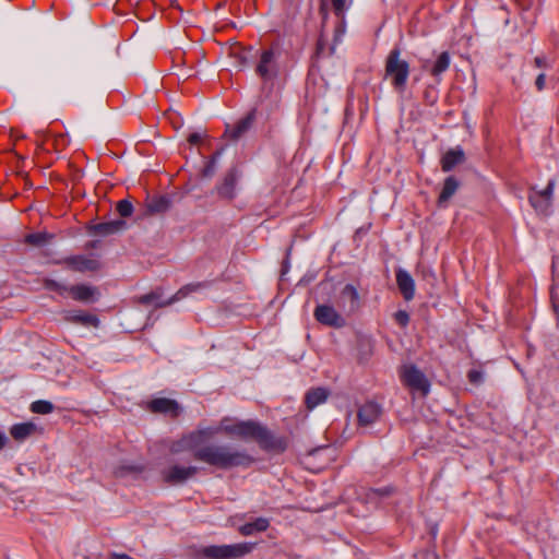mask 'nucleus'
<instances>
[{"label":"nucleus","mask_w":559,"mask_h":559,"mask_svg":"<svg viewBox=\"0 0 559 559\" xmlns=\"http://www.w3.org/2000/svg\"><path fill=\"white\" fill-rule=\"evenodd\" d=\"M255 72L264 82H270L277 78L280 74L278 53L273 49L263 50Z\"/></svg>","instance_id":"5"},{"label":"nucleus","mask_w":559,"mask_h":559,"mask_svg":"<svg viewBox=\"0 0 559 559\" xmlns=\"http://www.w3.org/2000/svg\"><path fill=\"white\" fill-rule=\"evenodd\" d=\"M545 74L544 73H540L537 78H536V81H535V85L537 87L538 91H542L544 87H545Z\"/></svg>","instance_id":"38"},{"label":"nucleus","mask_w":559,"mask_h":559,"mask_svg":"<svg viewBox=\"0 0 559 559\" xmlns=\"http://www.w3.org/2000/svg\"><path fill=\"white\" fill-rule=\"evenodd\" d=\"M371 492L373 495H378V496H389L391 493V488L385 487V488L373 489Z\"/></svg>","instance_id":"40"},{"label":"nucleus","mask_w":559,"mask_h":559,"mask_svg":"<svg viewBox=\"0 0 559 559\" xmlns=\"http://www.w3.org/2000/svg\"><path fill=\"white\" fill-rule=\"evenodd\" d=\"M463 160L464 153L462 150H450L443 155L441 159V168L443 171H450Z\"/></svg>","instance_id":"23"},{"label":"nucleus","mask_w":559,"mask_h":559,"mask_svg":"<svg viewBox=\"0 0 559 559\" xmlns=\"http://www.w3.org/2000/svg\"><path fill=\"white\" fill-rule=\"evenodd\" d=\"M148 408L153 413L169 414L171 416H178L180 413L179 404L175 400L166 397H157L148 403Z\"/></svg>","instance_id":"16"},{"label":"nucleus","mask_w":559,"mask_h":559,"mask_svg":"<svg viewBox=\"0 0 559 559\" xmlns=\"http://www.w3.org/2000/svg\"><path fill=\"white\" fill-rule=\"evenodd\" d=\"M183 451H191V447L188 441H186V435L182 436L179 440L174 442L170 447L171 453H180Z\"/></svg>","instance_id":"32"},{"label":"nucleus","mask_w":559,"mask_h":559,"mask_svg":"<svg viewBox=\"0 0 559 559\" xmlns=\"http://www.w3.org/2000/svg\"><path fill=\"white\" fill-rule=\"evenodd\" d=\"M270 522L265 518H258L252 522L245 523L239 527V532L243 536H250L258 532H264L269 528Z\"/></svg>","instance_id":"22"},{"label":"nucleus","mask_w":559,"mask_h":559,"mask_svg":"<svg viewBox=\"0 0 559 559\" xmlns=\"http://www.w3.org/2000/svg\"><path fill=\"white\" fill-rule=\"evenodd\" d=\"M535 64L537 68H547L548 67V62H547V59L545 57H536L535 60H534Z\"/></svg>","instance_id":"39"},{"label":"nucleus","mask_w":559,"mask_h":559,"mask_svg":"<svg viewBox=\"0 0 559 559\" xmlns=\"http://www.w3.org/2000/svg\"><path fill=\"white\" fill-rule=\"evenodd\" d=\"M221 152H216L212 158L205 164L204 168L202 169V175L204 177H211L215 173L217 159L221 156Z\"/></svg>","instance_id":"31"},{"label":"nucleus","mask_w":559,"mask_h":559,"mask_svg":"<svg viewBox=\"0 0 559 559\" xmlns=\"http://www.w3.org/2000/svg\"><path fill=\"white\" fill-rule=\"evenodd\" d=\"M160 297V292L159 290H155V292H152L150 294H145L143 296H141L139 298V301L142 304V305H153V301H154V298H159Z\"/></svg>","instance_id":"35"},{"label":"nucleus","mask_w":559,"mask_h":559,"mask_svg":"<svg viewBox=\"0 0 559 559\" xmlns=\"http://www.w3.org/2000/svg\"><path fill=\"white\" fill-rule=\"evenodd\" d=\"M396 284L405 300L409 301L414 298L415 282L407 271L400 269L396 272Z\"/></svg>","instance_id":"17"},{"label":"nucleus","mask_w":559,"mask_h":559,"mask_svg":"<svg viewBox=\"0 0 559 559\" xmlns=\"http://www.w3.org/2000/svg\"><path fill=\"white\" fill-rule=\"evenodd\" d=\"M320 11H321V13L323 15V19H325L328 13H326V10H325V2L324 1H322V3H321Z\"/></svg>","instance_id":"45"},{"label":"nucleus","mask_w":559,"mask_h":559,"mask_svg":"<svg viewBox=\"0 0 559 559\" xmlns=\"http://www.w3.org/2000/svg\"><path fill=\"white\" fill-rule=\"evenodd\" d=\"M63 263L73 271L86 272L95 271L99 267V262L96 259L86 255H72L63 260Z\"/></svg>","instance_id":"13"},{"label":"nucleus","mask_w":559,"mask_h":559,"mask_svg":"<svg viewBox=\"0 0 559 559\" xmlns=\"http://www.w3.org/2000/svg\"><path fill=\"white\" fill-rule=\"evenodd\" d=\"M331 5L334 14L338 19H344L346 11L352 5V0H331Z\"/></svg>","instance_id":"28"},{"label":"nucleus","mask_w":559,"mask_h":559,"mask_svg":"<svg viewBox=\"0 0 559 559\" xmlns=\"http://www.w3.org/2000/svg\"><path fill=\"white\" fill-rule=\"evenodd\" d=\"M344 33H345V17L340 19V24L335 28V41H340L342 36L344 35Z\"/></svg>","instance_id":"37"},{"label":"nucleus","mask_w":559,"mask_h":559,"mask_svg":"<svg viewBox=\"0 0 559 559\" xmlns=\"http://www.w3.org/2000/svg\"><path fill=\"white\" fill-rule=\"evenodd\" d=\"M205 286L204 283H191L187 284L183 287H181L175 295H173L170 298L164 300L162 296L159 298H154L153 305L157 308L169 306L185 297H187L189 294L197 292Z\"/></svg>","instance_id":"15"},{"label":"nucleus","mask_w":559,"mask_h":559,"mask_svg":"<svg viewBox=\"0 0 559 559\" xmlns=\"http://www.w3.org/2000/svg\"><path fill=\"white\" fill-rule=\"evenodd\" d=\"M394 318H395V321L401 325V326H406L409 322V316L406 311L404 310H399L395 312L394 314Z\"/></svg>","instance_id":"36"},{"label":"nucleus","mask_w":559,"mask_h":559,"mask_svg":"<svg viewBox=\"0 0 559 559\" xmlns=\"http://www.w3.org/2000/svg\"><path fill=\"white\" fill-rule=\"evenodd\" d=\"M459 181L453 176H449L443 183V188L440 192L438 203L442 205L449 201L450 198L459 189Z\"/></svg>","instance_id":"26"},{"label":"nucleus","mask_w":559,"mask_h":559,"mask_svg":"<svg viewBox=\"0 0 559 559\" xmlns=\"http://www.w3.org/2000/svg\"><path fill=\"white\" fill-rule=\"evenodd\" d=\"M69 292L73 299L84 302L95 300L98 294L95 287L84 284L71 286Z\"/></svg>","instance_id":"20"},{"label":"nucleus","mask_w":559,"mask_h":559,"mask_svg":"<svg viewBox=\"0 0 559 559\" xmlns=\"http://www.w3.org/2000/svg\"><path fill=\"white\" fill-rule=\"evenodd\" d=\"M554 189L555 181L549 180L544 190L533 191L530 194L528 201L538 214L548 215L551 212Z\"/></svg>","instance_id":"8"},{"label":"nucleus","mask_w":559,"mask_h":559,"mask_svg":"<svg viewBox=\"0 0 559 559\" xmlns=\"http://www.w3.org/2000/svg\"><path fill=\"white\" fill-rule=\"evenodd\" d=\"M255 121V110L249 111L235 126H227L225 136L233 141L241 139L253 126Z\"/></svg>","instance_id":"12"},{"label":"nucleus","mask_w":559,"mask_h":559,"mask_svg":"<svg viewBox=\"0 0 559 559\" xmlns=\"http://www.w3.org/2000/svg\"><path fill=\"white\" fill-rule=\"evenodd\" d=\"M222 429L231 436L242 439H253L264 449L275 447V440L272 433L264 426L253 420L229 424L228 419H224L222 421Z\"/></svg>","instance_id":"2"},{"label":"nucleus","mask_w":559,"mask_h":559,"mask_svg":"<svg viewBox=\"0 0 559 559\" xmlns=\"http://www.w3.org/2000/svg\"><path fill=\"white\" fill-rule=\"evenodd\" d=\"M36 431V425L33 423L15 424L11 427L10 433L16 441H24Z\"/></svg>","instance_id":"25"},{"label":"nucleus","mask_w":559,"mask_h":559,"mask_svg":"<svg viewBox=\"0 0 559 559\" xmlns=\"http://www.w3.org/2000/svg\"><path fill=\"white\" fill-rule=\"evenodd\" d=\"M117 211L118 213L120 214V216L122 217H128L132 214L133 212V205L130 201L128 200H121L118 202L117 204Z\"/></svg>","instance_id":"33"},{"label":"nucleus","mask_w":559,"mask_h":559,"mask_svg":"<svg viewBox=\"0 0 559 559\" xmlns=\"http://www.w3.org/2000/svg\"><path fill=\"white\" fill-rule=\"evenodd\" d=\"M324 46H325V43H324L323 38H319V40L317 43V55L318 56L323 53Z\"/></svg>","instance_id":"42"},{"label":"nucleus","mask_w":559,"mask_h":559,"mask_svg":"<svg viewBox=\"0 0 559 559\" xmlns=\"http://www.w3.org/2000/svg\"><path fill=\"white\" fill-rule=\"evenodd\" d=\"M468 381L473 384H479L484 380V373L481 370L472 369L467 373Z\"/></svg>","instance_id":"34"},{"label":"nucleus","mask_w":559,"mask_h":559,"mask_svg":"<svg viewBox=\"0 0 559 559\" xmlns=\"http://www.w3.org/2000/svg\"><path fill=\"white\" fill-rule=\"evenodd\" d=\"M382 414L381 406L372 401H368L360 405L357 411L359 427H370L378 421Z\"/></svg>","instance_id":"11"},{"label":"nucleus","mask_w":559,"mask_h":559,"mask_svg":"<svg viewBox=\"0 0 559 559\" xmlns=\"http://www.w3.org/2000/svg\"><path fill=\"white\" fill-rule=\"evenodd\" d=\"M337 305L347 313L356 312L360 307V296L357 288L352 284H346L340 292Z\"/></svg>","instance_id":"10"},{"label":"nucleus","mask_w":559,"mask_h":559,"mask_svg":"<svg viewBox=\"0 0 559 559\" xmlns=\"http://www.w3.org/2000/svg\"><path fill=\"white\" fill-rule=\"evenodd\" d=\"M450 63H451V58H450L449 52L443 51L438 56L437 60L435 61L432 67L429 69V71L432 76H435L436 79H438V81H440V79H439L440 75L449 69ZM428 66H429V60H425L423 62L421 67L424 70H428Z\"/></svg>","instance_id":"18"},{"label":"nucleus","mask_w":559,"mask_h":559,"mask_svg":"<svg viewBox=\"0 0 559 559\" xmlns=\"http://www.w3.org/2000/svg\"><path fill=\"white\" fill-rule=\"evenodd\" d=\"M253 549V544L239 543L233 545H221V546H207L201 550L204 557L211 559H230L240 558L249 554Z\"/></svg>","instance_id":"4"},{"label":"nucleus","mask_w":559,"mask_h":559,"mask_svg":"<svg viewBox=\"0 0 559 559\" xmlns=\"http://www.w3.org/2000/svg\"><path fill=\"white\" fill-rule=\"evenodd\" d=\"M8 441L7 436L0 431V450L5 445Z\"/></svg>","instance_id":"44"},{"label":"nucleus","mask_w":559,"mask_h":559,"mask_svg":"<svg viewBox=\"0 0 559 559\" xmlns=\"http://www.w3.org/2000/svg\"><path fill=\"white\" fill-rule=\"evenodd\" d=\"M124 225L126 223L121 219L99 223L93 227V231L94 234L99 236H108L121 230L124 227Z\"/></svg>","instance_id":"24"},{"label":"nucleus","mask_w":559,"mask_h":559,"mask_svg":"<svg viewBox=\"0 0 559 559\" xmlns=\"http://www.w3.org/2000/svg\"><path fill=\"white\" fill-rule=\"evenodd\" d=\"M313 316L319 323L326 326L338 329L343 328L346 323L342 314L330 305H318L314 309Z\"/></svg>","instance_id":"9"},{"label":"nucleus","mask_w":559,"mask_h":559,"mask_svg":"<svg viewBox=\"0 0 559 559\" xmlns=\"http://www.w3.org/2000/svg\"><path fill=\"white\" fill-rule=\"evenodd\" d=\"M401 378L405 385L412 390L420 392L423 395H427L430 389V383L424 372H421L414 365H405L401 371Z\"/></svg>","instance_id":"7"},{"label":"nucleus","mask_w":559,"mask_h":559,"mask_svg":"<svg viewBox=\"0 0 559 559\" xmlns=\"http://www.w3.org/2000/svg\"><path fill=\"white\" fill-rule=\"evenodd\" d=\"M64 320L67 322L79 324L86 328H97L99 325V319L95 314H92L83 310L67 311Z\"/></svg>","instance_id":"14"},{"label":"nucleus","mask_w":559,"mask_h":559,"mask_svg":"<svg viewBox=\"0 0 559 559\" xmlns=\"http://www.w3.org/2000/svg\"><path fill=\"white\" fill-rule=\"evenodd\" d=\"M198 471L197 466L171 464L160 472V477L164 483L170 486H178L194 477Z\"/></svg>","instance_id":"6"},{"label":"nucleus","mask_w":559,"mask_h":559,"mask_svg":"<svg viewBox=\"0 0 559 559\" xmlns=\"http://www.w3.org/2000/svg\"><path fill=\"white\" fill-rule=\"evenodd\" d=\"M170 202L166 197H158L147 201V211L150 213H163L169 209Z\"/></svg>","instance_id":"27"},{"label":"nucleus","mask_w":559,"mask_h":559,"mask_svg":"<svg viewBox=\"0 0 559 559\" xmlns=\"http://www.w3.org/2000/svg\"><path fill=\"white\" fill-rule=\"evenodd\" d=\"M111 559H134L127 554H112Z\"/></svg>","instance_id":"43"},{"label":"nucleus","mask_w":559,"mask_h":559,"mask_svg":"<svg viewBox=\"0 0 559 559\" xmlns=\"http://www.w3.org/2000/svg\"><path fill=\"white\" fill-rule=\"evenodd\" d=\"M409 76V64L401 59V50L393 48L385 60V78L390 80L392 87L397 92H404Z\"/></svg>","instance_id":"3"},{"label":"nucleus","mask_w":559,"mask_h":559,"mask_svg":"<svg viewBox=\"0 0 559 559\" xmlns=\"http://www.w3.org/2000/svg\"><path fill=\"white\" fill-rule=\"evenodd\" d=\"M216 431L217 430L214 428H202L186 435V441L189 442L195 460L221 469L248 467L253 463L252 456L246 451L236 450L230 445L213 444L201 447L215 435Z\"/></svg>","instance_id":"1"},{"label":"nucleus","mask_w":559,"mask_h":559,"mask_svg":"<svg viewBox=\"0 0 559 559\" xmlns=\"http://www.w3.org/2000/svg\"><path fill=\"white\" fill-rule=\"evenodd\" d=\"M31 411L36 414L47 415L53 411V404L44 400L35 401L31 405Z\"/></svg>","instance_id":"29"},{"label":"nucleus","mask_w":559,"mask_h":559,"mask_svg":"<svg viewBox=\"0 0 559 559\" xmlns=\"http://www.w3.org/2000/svg\"><path fill=\"white\" fill-rule=\"evenodd\" d=\"M329 397V391L325 388H314L309 390L305 396V403L309 411L323 404Z\"/></svg>","instance_id":"21"},{"label":"nucleus","mask_w":559,"mask_h":559,"mask_svg":"<svg viewBox=\"0 0 559 559\" xmlns=\"http://www.w3.org/2000/svg\"><path fill=\"white\" fill-rule=\"evenodd\" d=\"M48 235L45 233H34L28 234L25 237V242L33 245V246H43L48 241Z\"/></svg>","instance_id":"30"},{"label":"nucleus","mask_w":559,"mask_h":559,"mask_svg":"<svg viewBox=\"0 0 559 559\" xmlns=\"http://www.w3.org/2000/svg\"><path fill=\"white\" fill-rule=\"evenodd\" d=\"M202 140V135L200 133H191L188 138L189 143L198 144Z\"/></svg>","instance_id":"41"},{"label":"nucleus","mask_w":559,"mask_h":559,"mask_svg":"<svg viewBox=\"0 0 559 559\" xmlns=\"http://www.w3.org/2000/svg\"><path fill=\"white\" fill-rule=\"evenodd\" d=\"M237 174L230 170L224 178L223 182L217 187V193L221 198L231 200L236 195Z\"/></svg>","instance_id":"19"}]
</instances>
